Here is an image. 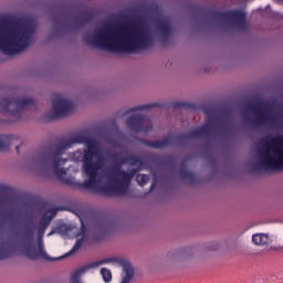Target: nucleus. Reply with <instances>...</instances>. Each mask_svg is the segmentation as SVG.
<instances>
[{
	"instance_id": "1",
	"label": "nucleus",
	"mask_w": 283,
	"mask_h": 283,
	"mask_svg": "<svg viewBox=\"0 0 283 283\" xmlns=\"http://www.w3.org/2000/svg\"><path fill=\"white\" fill-rule=\"evenodd\" d=\"M83 143L86 145V149L73 153V160L82 163V174L86 178L84 187L95 189L104 196H125L129 190L132 179L138 171L136 167H140L142 163L137 160L129 168L122 164L105 169L98 143L87 134L75 135L71 139L61 142L57 146L36 154L29 160V168L34 171L50 169L57 178L66 180L67 170L63 167L65 159L61 158V154H63V149H70L73 145Z\"/></svg>"
},
{
	"instance_id": "2",
	"label": "nucleus",
	"mask_w": 283,
	"mask_h": 283,
	"mask_svg": "<svg viewBox=\"0 0 283 283\" xmlns=\"http://www.w3.org/2000/svg\"><path fill=\"white\" fill-rule=\"evenodd\" d=\"M170 33L171 27L168 22L132 20L102 24L94 32L86 33L83 41L95 50L138 54L149 50L158 39H167Z\"/></svg>"
},
{
	"instance_id": "3",
	"label": "nucleus",
	"mask_w": 283,
	"mask_h": 283,
	"mask_svg": "<svg viewBox=\"0 0 283 283\" xmlns=\"http://www.w3.org/2000/svg\"><path fill=\"white\" fill-rule=\"evenodd\" d=\"M36 22L15 18L0 22V52L6 56H18L32 45Z\"/></svg>"
},
{
	"instance_id": "4",
	"label": "nucleus",
	"mask_w": 283,
	"mask_h": 283,
	"mask_svg": "<svg viewBox=\"0 0 283 283\" xmlns=\"http://www.w3.org/2000/svg\"><path fill=\"white\" fill-rule=\"evenodd\" d=\"M48 226H42L38 230V238L34 237V231L21 232L11 242H0V260H8L17 255H25L29 260H62L63 256L52 258L45 252L43 245V233Z\"/></svg>"
},
{
	"instance_id": "5",
	"label": "nucleus",
	"mask_w": 283,
	"mask_h": 283,
	"mask_svg": "<svg viewBox=\"0 0 283 283\" xmlns=\"http://www.w3.org/2000/svg\"><path fill=\"white\" fill-rule=\"evenodd\" d=\"M256 165L261 169L283 171V137L265 139L262 149L258 154Z\"/></svg>"
},
{
	"instance_id": "6",
	"label": "nucleus",
	"mask_w": 283,
	"mask_h": 283,
	"mask_svg": "<svg viewBox=\"0 0 283 283\" xmlns=\"http://www.w3.org/2000/svg\"><path fill=\"white\" fill-rule=\"evenodd\" d=\"M112 282V270L102 268L99 272L92 265H83L69 273L67 283H109Z\"/></svg>"
},
{
	"instance_id": "7",
	"label": "nucleus",
	"mask_w": 283,
	"mask_h": 283,
	"mask_svg": "<svg viewBox=\"0 0 283 283\" xmlns=\"http://www.w3.org/2000/svg\"><path fill=\"white\" fill-rule=\"evenodd\" d=\"M34 103L31 98L29 99H17L6 98L0 102V112L4 116H11L13 118H21V114L25 107H30Z\"/></svg>"
},
{
	"instance_id": "8",
	"label": "nucleus",
	"mask_w": 283,
	"mask_h": 283,
	"mask_svg": "<svg viewBox=\"0 0 283 283\" xmlns=\"http://www.w3.org/2000/svg\"><path fill=\"white\" fill-rule=\"evenodd\" d=\"M76 109V105L72 99L64 95L55 94L53 98V106L51 108L52 118H63L70 116Z\"/></svg>"
},
{
	"instance_id": "9",
	"label": "nucleus",
	"mask_w": 283,
	"mask_h": 283,
	"mask_svg": "<svg viewBox=\"0 0 283 283\" xmlns=\"http://www.w3.org/2000/svg\"><path fill=\"white\" fill-rule=\"evenodd\" d=\"M193 258L191 248H178L169 251L165 256V262L171 266H182Z\"/></svg>"
},
{
	"instance_id": "10",
	"label": "nucleus",
	"mask_w": 283,
	"mask_h": 283,
	"mask_svg": "<svg viewBox=\"0 0 283 283\" xmlns=\"http://www.w3.org/2000/svg\"><path fill=\"white\" fill-rule=\"evenodd\" d=\"M142 109H145V107L138 106L127 111V114L133 115L126 120V125L128 129H130V132H135V134H138V132H149V128L145 127L149 122H147L140 113H137Z\"/></svg>"
},
{
	"instance_id": "11",
	"label": "nucleus",
	"mask_w": 283,
	"mask_h": 283,
	"mask_svg": "<svg viewBox=\"0 0 283 283\" xmlns=\"http://www.w3.org/2000/svg\"><path fill=\"white\" fill-rule=\"evenodd\" d=\"M117 262L122 264V270L115 274V282L118 283H132L134 282L135 271L134 265L127 260L120 258Z\"/></svg>"
},
{
	"instance_id": "12",
	"label": "nucleus",
	"mask_w": 283,
	"mask_h": 283,
	"mask_svg": "<svg viewBox=\"0 0 283 283\" xmlns=\"http://www.w3.org/2000/svg\"><path fill=\"white\" fill-rule=\"evenodd\" d=\"M60 231L62 235H66L67 238H78V235L84 233L83 226H81V228H77L74 224L61 226Z\"/></svg>"
},
{
	"instance_id": "13",
	"label": "nucleus",
	"mask_w": 283,
	"mask_h": 283,
	"mask_svg": "<svg viewBox=\"0 0 283 283\" xmlns=\"http://www.w3.org/2000/svg\"><path fill=\"white\" fill-rule=\"evenodd\" d=\"M252 242L255 244V247L266 249V247L271 244V237H269L266 233H256L252 235Z\"/></svg>"
},
{
	"instance_id": "14",
	"label": "nucleus",
	"mask_w": 283,
	"mask_h": 283,
	"mask_svg": "<svg viewBox=\"0 0 283 283\" xmlns=\"http://www.w3.org/2000/svg\"><path fill=\"white\" fill-rule=\"evenodd\" d=\"M228 19H233L234 21H237V23H244V21L247 20V15L244 14V12H229L227 14Z\"/></svg>"
},
{
	"instance_id": "15",
	"label": "nucleus",
	"mask_w": 283,
	"mask_h": 283,
	"mask_svg": "<svg viewBox=\"0 0 283 283\" xmlns=\"http://www.w3.org/2000/svg\"><path fill=\"white\" fill-rule=\"evenodd\" d=\"M147 145L148 147H153V149H165V147H169V139L148 142Z\"/></svg>"
},
{
	"instance_id": "16",
	"label": "nucleus",
	"mask_w": 283,
	"mask_h": 283,
	"mask_svg": "<svg viewBox=\"0 0 283 283\" xmlns=\"http://www.w3.org/2000/svg\"><path fill=\"white\" fill-rule=\"evenodd\" d=\"M10 147V138L8 136L0 135V151H4Z\"/></svg>"
},
{
	"instance_id": "17",
	"label": "nucleus",
	"mask_w": 283,
	"mask_h": 283,
	"mask_svg": "<svg viewBox=\"0 0 283 283\" xmlns=\"http://www.w3.org/2000/svg\"><path fill=\"white\" fill-rule=\"evenodd\" d=\"M137 182L143 187L144 185H147L149 182V176L147 175H137Z\"/></svg>"
},
{
	"instance_id": "18",
	"label": "nucleus",
	"mask_w": 283,
	"mask_h": 283,
	"mask_svg": "<svg viewBox=\"0 0 283 283\" xmlns=\"http://www.w3.org/2000/svg\"><path fill=\"white\" fill-rule=\"evenodd\" d=\"M81 249V241H77L73 248V251H78Z\"/></svg>"
}]
</instances>
